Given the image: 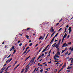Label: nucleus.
Returning a JSON list of instances; mask_svg holds the SVG:
<instances>
[{"mask_svg":"<svg viewBox=\"0 0 73 73\" xmlns=\"http://www.w3.org/2000/svg\"><path fill=\"white\" fill-rule=\"evenodd\" d=\"M60 54V52H57V53L55 55V56L56 58H58L59 57V55Z\"/></svg>","mask_w":73,"mask_h":73,"instance_id":"1","label":"nucleus"},{"mask_svg":"<svg viewBox=\"0 0 73 73\" xmlns=\"http://www.w3.org/2000/svg\"><path fill=\"white\" fill-rule=\"evenodd\" d=\"M67 36V34H66V33H65V35H64V36L63 37V39L62 40V42H63L64 41V38H66V37Z\"/></svg>","mask_w":73,"mask_h":73,"instance_id":"2","label":"nucleus"},{"mask_svg":"<svg viewBox=\"0 0 73 73\" xmlns=\"http://www.w3.org/2000/svg\"><path fill=\"white\" fill-rule=\"evenodd\" d=\"M26 69L25 71V72H27L28 71V69H29V64L27 65V66H26Z\"/></svg>","mask_w":73,"mask_h":73,"instance_id":"3","label":"nucleus"},{"mask_svg":"<svg viewBox=\"0 0 73 73\" xmlns=\"http://www.w3.org/2000/svg\"><path fill=\"white\" fill-rule=\"evenodd\" d=\"M68 44H66V43H64V44H63V45L62 46V47H64V46L65 47H66V46H68Z\"/></svg>","mask_w":73,"mask_h":73,"instance_id":"4","label":"nucleus"},{"mask_svg":"<svg viewBox=\"0 0 73 73\" xmlns=\"http://www.w3.org/2000/svg\"><path fill=\"white\" fill-rule=\"evenodd\" d=\"M50 31L51 32H52V33L54 32V29H53V27H51Z\"/></svg>","mask_w":73,"mask_h":73,"instance_id":"5","label":"nucleus"},{"mask_svg":"<svg viewBox=\"0 0 73 73\" xmlns=\"http://www.w3.org/2000/svg\"><path fill=\"white\" fill-rule=\"evenodd\" d=\"M68 30L69 31V33H70V32L72 31V29H71V27H69Z\"/></svg>","mask_w":73,"mask_h":73,"instance_id":"6","label":"nucleus"},{"mask_svg":"<svg viewBox=\"0 0 73 73\" xmlns=\"http://www.w3.org/2000/svg\"><path fill=\"white\" fill-rule=\"evenodd\" d=\"M13 49H15V48H14V46H12V47L11 48L10 51L11 52L12 50Z\"/></svg>","mask_w":73,"mask_h":73,"instance_id":"7","label":"nucleus"},{"mask_svg":"<svg viewBox=\"0 0 73 73\" xmlns=\"http://www.w3.org/2000/svg\"><path fill=\"white\" fill-rule=\"evenodd\" d=\"M41 49H42V48H41L40 50H39V51L38 52H37V54H38V53H39L40 52V51H41Z\"/></svg>","mask_w":73,"mask_h":73,"instance_id":"8","label":"nucleus"},{"mask_svg":"<svg viewBox=\"0 0 73 73\" xmlns=\"http://www.w3.org/2000/svg\"><path fill=\"white\" fill-rule=\"evenodd\" d=\"M54 59H55V60H56V61H57V60H58V58H56L55 56H54Z\"/></svg>","mask_w":73,"mask_h":73,"instance_id":"9","label":"nucleus"},{"mask_svg":"<svg viewBox=\"0 0 73 73\" xmlns=\"http://www.w3.org/2000/svg\"><path fill=\"white\" fill-rule=\"evenodd\" d=\"M54 38H53L52 40L51 41L50 43L51 44L52 42H53V41H54Z\"/></svg>","mask_w":73,"mask_h":73,"instance_id":"10","label":"nucleus"},{"mask_svg":"<svg viewBox=\"0 0 73 73\" xmlns=\"http://www.w3.org/2000/svg\"><path fill=\"white\" fill-rule=\"evenodd\" d=\"M55 47H56V48H58V44H57L55 46Z\"/></svg>","mask_w":73,"mask_h":73,"instance_id":"11","label":"nucleus"},{"mask_svg":"<svg viewBox=\"0 0 73 73\" xmlns=\"http://www.w3.org/2000/svg\"><path fill=\"white\" fill-rule=\"evenodd\" d=\"M19 66V64H18L17 66L16 67H15L14 69V70H15L17 68V67H18Z\"/></svg>","mask_w":73,"mask_h":73,"instance_id":"12","label":"nucleus"},{"mask_svg":"<svg viewBox=\"0 0 73 73\" xmlns=\"http://www.w3.org/2000/svg\"><path fill=\"white\" fill-rule=\"evenodd\" d=\"M57 49V52H59V51H60V49H59V48H58H58H56Z\"/></svg>","mask_w":73,"mask_h":73,"instance_id":"13","label":"nucleus"},{"mask_svg":"<svg viewBox=\"0 0 73 73\" xmlns=\"http://www.w3.org/2000/svg\"><path fill=\"white\" fill-rule=\"evenodd\" d=\"M42 38V36H40V37L38 39L39 40H41V38Z\"/></svg>","mask_w":73,"mask_h":73,"instance_id":"14","label":"nucleus"},{"mask_svg":"<svg viewBox=\"0 0 73 73\" xmlns=\"http://www.w3.org/2000/svg\"><path fill=\"white\" fill-rule=\"evenodd\" d=\"M44 36L41 39V40H43V39L44 38V37H45V34H44Z\"/></svg>","mask_w":73,"mask_h":73,"instance_id":"15","label":"nucleus"},{"mask_svg":"<svg viewBox=\"0 0 73 73\" xmlns=\"http://www.w3.org/2000/svg\"><path fill=\"white\" fill-rule=\"evenodd\" d=\"M69 58V56H68V57H67L66 58V60H68Z\"/></svg>","mask_w":73,"mask_h":73,"instance_id":"16","label":"nucleus"},{"mask_svg":"<svg viewBox=\"0 0 73 73\" xmlns=\"http://www.w3.org/2000/svg\"><path fill=\"white\" fill-rule=\"evenodd\" d=\"M60 42H61V40H60L59 41V42L58 43V46H59V45H60Z\"/></svg>","mask_w":73,"mask_h":73,"instance_id":"17","label":"nucleus"},{"mask_svg":"<svg viewBox=\"0 0 73 73\" xmlns=\"http://www.w3.org/2000/svg\"><path fill=\"white\" fill-rule=\"evenodd\" d=\"M35 57H34L32 60L33 61H35Z\"/></svg>","mask_w":73,"mask_h":73,"instance_id":"18","label":"nucleus"},{"mask_svg":"<svg viewBox=\"0 0 73 73\" xmlns=\"http://www.w3.org/2000/svg\"><path fill=\"white\" fill-rule=\"evenodd\" d=\"M31 29V28H27V29H26V31H29V29Z\"/></svg>","mask_w":73,"mask_h":73,"instance_id":"19","label":"nucleus"},{"mask_svg":"<svg viewBox=\"0 0 73 73\" xmlns=\"http://www.w3.org/2000/svg\"><path fill=\"white\" fill-rule=\"evenodd\" d=\"M68 51H67V52H66L65 53V55H67V54H68Z\"/></svg>","mask_w":73,"mask_h":73,"instance_id":"20","label":"nucleus"},{"mask_svg":"<svg viewBox=\"0 0 73 73\" xmlns=\"http://www.w3.org/2000/svg\"><path fill=\"white\" fill-rule=\"evenodd\" d=\"M73 62V58H72V59L71 60V63H72Z\"/></svg>","mask_w":73,"mask_h":73,"instance_id":"21","label":"nucleus"},{"mask_svg":"<svg viewBox=\"0 0 73 73\" xmlns=\"http://www.w3.org/2000/svg\"><path fill=\"white\" fill-rule=\"evenodd\" d=\"M26 37L27 38V39H28L29 38V36H28V35H26Z\"/></svg>","mask_w":73,"mask_h":73,"instance_id":"22","label":"nucleus"},{"mask_svg":"<svg viewBox=\"0 0 73 73\" xmlns=\"http://www.w3.org/2000/svg\"><path fill=\"white\" fill-rule=\"evenodd\" d=\"M45 50H46V49H44L43 51H42V52L43 53V52H45Z\"/></svg>","mask_w":73,"mask_h":73,"instance_id":"23","label":"nucleus"},{"mask_svg":"<svg viewBox=\"0 0 73 73\" xmlns=\"http://www.w3.org/2000/svg\"><path fill=\"white\" fill-rule=\"evenodd\" d=\"M62 64H63V63H62V64H61L59 66V68H60L61 66H62Z\"/></svg>","mask_w":73,"mask_h":73,"instance_id":"24","label":"nucleus"},{"mask_svg":"<svg viewBox=\"0 0 73 73\" xmlns=\"http://www.w3.org/2000/svg\"><path fill=\"white\" fill-rule=\"evenodd\" d=\"M72 68V67H68L67 69H71V68Z\"/></svg>","mask_w":73,"mask_h":73,"instance_id":"25","label":"nucleus"},{"mask_svg":"<svg viewBox=\"0 0 73 73\" xmlns=\"http://www.w3.org/2000/svg\"><path fill=\"white\" fill-rule=\"evenodd\" d=\"M62 29V28H60V29H59V30L58 31V32H59V31H60Z\"/></svg>","mask_w":73,"mask_h":73,"instance_id":"26","label":"nucleus"},{"mask_svg":"<svg viewBox=\"0 0 73 73\" xmlns=\"http://www.w3.org/2000/svg\"><path fill=\"white\" fill-rule=\"evenodd\" d=\"M49 46V45H48L45 48V49H46H46L48 48V47Z\"/></svg>","mask_w":73,"mask_h":73,"instance_id":"27","label":"nucleus"},{"mask_svg":"<svg viewBox=\"0 0 73 73\" xmlns=\"http://www.w3.org/2000/svg\"><path fill=\"white\" fill-rule=\"evenodd\" d=\"M29 57H30V56H29V57L27 58L25 60V61H26V60H28L29 58Z\"/></svg>","mask_w":73,"mask_h":73,"instance_id":"28","label":"nucleus"},{"mask_svg":"<svg viewBox=\"0 0 73 73\" xmlns=\"http://www.w3.org/2000/svg\"><path fill=\"white\" fill-rule=\"evenodd\" d=\"M14 51L13 52V54H14L15 53V52H16V50H14Z\"/></svg>","mask_w":73,"mask_h":73,"instance_id":"29","label":"nucleus"},{"mask_svg":"<svg viewBox=\"0 0 73 73\" xmlns=\"http://www.w3.org/2000/svg\"><path fill=\"white\" fill-rule=\"evenodd\" d=\"M32 44H33V43H30L29 44V46H32Z\"/></svg>","mask_w":73,"mask_h":73,"instance_id":"30","label":"nucleus"},{"mask_svg":"<svg viewBox=\"0 0 73 73\" xmlns=\"http://www.w3.org/2000/svg\"><path fill=\"white\" fill-rule=\"evenodd\" d=\"M24 69H23L22 70V71H21V73H23V72H24Z\"/></svg>","mask_w":73,"mask_h":73,"instance_id":"31","label":"nucleus"},{"mask_svg":"<svg viewBox=\"0 0 73 73\" xmlns=\"http://www.w3.org/2000/svg\"><path fill=\"white\" fill-rule=\"evenodd\" d=\"M58 35V33H57L55 35V37H57V35Z\"/></svg>","mask_w":73,"mask_h":73,"instance_id":"32","label":"nucleus"},{"mask_svg":"<svg viewBox=\"0 0 73 73\" xmlns=\"http://www.w3.org/2000/svg\"><path fill=\"white\" fill-rule=\"evenodd\" d=\"M27 50H26L24 52V53L23 54H25V53L27 52Z\"/></svg>","mask_w":73,"mask_h":73,"instance_id":"33","label":"nucleus"},{"mask_svg":"<svg viewBox=\"0 0 73 73\" xmlns=\"http://www.w3.org/2000/svg\"><path fill=\"white\" fill-rule=\"evenodd\" d=\"M54 32L53 33L52 35H51V37H52V36H53V35H54Z\"/></svg>","mask_w":73,"mask_h":73,"instance_id":"34","label":"nucleus"},{"mask_svg":"<svg viewBox=\"0 0 73 73\" xmlns=\"http://www.w3.org/2000/svg\"><path fill=\"white\" fill-rule=\"evenodd\" d=\"M72 58H70L68 60V61H69L71 60H72Z\"/></svg>","mask_w":73,"mask_h":73,"instance_id":"35","label":"nucleus"},{"mask_svg":"<svg viewBox=\"0 0 73 73\" xmlns=\"http://www.w3.org/2000/svg\"><path fill=\"white\" fill-rule=\"evenodd\" d=\"M29 47H27L26 48V50H27V49H29Z\"/></svg>","mask_w":73,"mask_h":73,"instance_id":"36","label":"nucleus"},{"mask_svg":"<svg viewBox=\"0 0 73 73\" xmlns=\"http://www.w3.org/2000/svg\"><path fill=\"white\" fill-rule=\"evenodd\" d=\"M57 71V69H56L54 71L55 72H56Z\"/></svg>","mask_w":73,"mask_h":73,"instance_id":"37","label":"nucleus"},{"mask_svg":"<svg viewBox=\"0 0 73 73\" xmlns=\"http://www.w3.org/2000/svg\"><path fill=\"white\" fill-rule=\"evenodd\" d=\"M65 51L64 50H62V53H64V52H65Z\"/></svg>","mask_w":73,"mask_h":73,"instance_id":"38","label":"nucleus"},{"mask_svg":"<svg viewBox=\"0 0 73 73\" xmlns=\"http://www.w3.org/2000/svg\"><path fill=\"white\" fill-rule=\"evenodd\" d=\"M9 61V60H7L6 61V63L7 64V63H8V62H8Z\"/></svg>","mask_w":73,"mask_h":73,"instance_id":"39","label":"nucleus"},{"mask_svg":"<svg viewBox=\"0 0 73 73\" xmlns=\"http://www.w3.org/2000/svg\"><path fill=\"white\" fill-rule=\"evenodd\" d=\"M19 46H21V45H22V43H21L19 44Z\"/></svg>","mask_w":73,"mask_h":73,"instance_id":"40","label":"nucleus"},{"mask_svg":"<svg viewBox=\"0 0 73 73\" xmlns=\"http://www.w3.org/2000/svg\"><path fill=\"white\" fill-rule=\"evenodd\" d=\"M70 44H71V42H68V45H70Z\"/></svg>","mask_w":73,"mask_h":73,"instance_id":"41","label":"nucleus"},{"mask_svg":"<svg viewBox=\"0 0 73 73\" xmlns=\"http://www.w3.org/2000/svg\"><path fill=\"white\" fill-rule=\"evenodd\" d=\"M66 62L64 63V66H66Z\"/></svg>","mask_w":73,"mask_h":73,"instance_id":"42","label":"nucleus"},{"mask_svg":"<svg viewBox=\"0 0 73 73\" xmlns=\"http://www.w3.org/2000/svg\"><path fill=\"white\" fill-rule=\"evenodd\" d=\"M43 71V70L42 69H41L40 70V72H42Z\"/></svg>","mask_w":73,"mask_h":73,"instance_id":"43","label":"nucleus"},{"mask_svg":"<svg viewBox=\"0 0 73 73\" xmlns=\"http://www.w3.org/2000/svg\"><path fill=\"white\" fill-rule=\"evenodd\" d=\"M41 57V56H40L37 59V60H38V59H39V58H40V57Z\"/></svg>","mask_w":73,"mask_h":73,"instance_id":"44","label":"nucleus"},{"mask_svg":"<svg viewBox=\"0 0 73 73\" xmlns=\"http://www.w3.org/2000/svg\"><path fill=\"white\" fill-rule=\"evenodd\" d=\"M67 49L68 48H66L64 50H65H65H67Z\"/></svg>","mask_w":73,"mask_h":73,"instance_id":"45","label":"nucleus"},{"mask_svg":"<svg viewBox=\"0 0 73 73\" xmlns=\"http://www.w3.org/2000/svg\"><path fill=\"white\" fill-rule=\"evenodd\" d=\"M44 56V54H42L41 55V56H42V57H43Z\"/></svg>","mask_w":73,"mask_h":73,"instance_id":"46","label":"nucleus"},{"mask_svg":"<svg viewBox=\"0 0 73 73\" xmlns=\"http://www.w3.org/2000/svg\"><path fill=\"white\" fill-rule=\"evenodd\" d=\"M7 55H5V56H4V58H7Z\"/></svg>","mask_w":73,"mask_h":73,"instance_id":"47","label":"nucleus"},{"mask_svg":"<svg viewBox=\"0 0 73 73\" xmlns=\"http://www.w3.org/2000/svg\"><path fill=\"white\" fill-rule=\"evenodd\" d=\"M54 62H58V61H56V60H55Z\"/></svg>","mask_w":73,"mask_h":73,"instance_id":"48","label":"nucleus"},{"mask_svg":"<svg viewBox=\"0 0 73 73\" xmlns=\"http://www.w3.org/2000/svg\"><path fill=\"white\" fill-rule=\"evenodd\" d=\"M38 45V44H36V45L35 46V47H36V46H37Z\"/></svg>","mask_w":73,"mask_h":73,"instance_id":"49","label":"nucleus"},{"mask_svg":"<svg viewBox=\"0 0 73 73\" xmlns=\"http://www.w3.org/2000/svg\"><path fill=\"white\" fill-rule=\"evenodd\" d=\"M66 28H68L69 27V25H68L67 26H66Z\"/></svg>","mask_w":73,"mask_h":73,"instance_id":"50","label":"nucleus"},{"mask_svg":"<svg viewBox=\"0 0 73 73\" xmlns=\"http://www.w3.org/2000/svg\"><path fill=\"white\" fill-rule=\"evenodd\" d=\"M67 29H66V28H65V32H66Z\"/></svg>","mask_w":73,"mask_h":73,"instance_id":"51","label":"nucleus"},{"mask_svg":"<svg viewBox=\"0 0 73 73\" xmlns=\"http://www.w3.org/2000/svg\"><path fill=\"white\" fill-rule=\"evenodd\" d=\"M12 60V59L11 58V59L9 61V62H10V61H11V60Z\"/></svg>","mask_w":73,"mask_h":73,"instance_id":"52","label":"nucleus"},{"mask_svg":"<svg viewBox=\"0 0 73 73\" xmlns=\"http://www.w3.org/2000/svg\"><path fill=\"white\" fill-rule=\"evenodd\" d=\"M52 50V49H51L49 51V53L50 54L51 52V51Z\"/></svg>","mask_w":73,"mask_h":73,"instance_id":"53","label":"nucleus"},{"mask_svg":"<svg viewBox=\"0 0 73 73\" xmlns=\"http://www.w3.org/2000/svg\"><path fill=\"white\" fill-rule=\"evenodd\" d=\"M71 51H73V47L72 48H71Z\"/></svg>","mask_w":73,"mask_h":73,"instance_id":"54","label":"nucleus"},{"mask_svg":"<svg viewBox=\"0 0 73 73\" xmlns=\"http://www.w3.org/2000/svg\"><path fill=\"white\" fill-rule=\"evenodd\" d=\"M65 66L63 65V66H62V68H65Z\"/></svg>","mask_w":73,"mask_h":73,"instance_id":"55","label":"nucleus"},{"mask_svg":"<svg viewBox=\"0 0 73 73\" xmlns=\"http://www.w3.org/2000/svg\"><path fill=\"white\" fill-rule=\"evenodd\" d=\"M69 36H70L69 35H68V36L67 37V38H69Z\"/></svg>","mask_w":73,"mask_h":73,"instance_id":"56","label":"nucleus"},{"mask_svg":"<svg viewBox=\"0 0 73 73\" xmlns=\"http://www.w3.org/2000/svg\"><path fill=\"white\" fill-rule=\"evenodd\" d=\"M69 49V50H70L71 49H72V47H70V48Z\"/></svg>","mask_w":73,"mask_h":73,"instance_id":"57","label":"nucleus"},{"mask_svg":"<svg viewBox=\"0 0 73 73\" xmlns=\"http://www.w3.org/2000/svg\"><path fill=\"white\" fill-rule=\"evenodd\" d=\"M17 63V61H16L15 62V64H14L15 65Z\"/></svg>","mask_w":73,"mask_h":73,"instance_id":"58","label":"nucleus"},{"mask_svg":"<svg viewBox=\"0 0 73 73\" xmlns=\"http://www.w3.org/2000/svg\"><path fill=\"white\" fill-rule=\"evenodd\" d=\"M70 70H67V72H70Z\"/></svg>","mask_w":73,"mask_h":73,"instance_id":"59","label":"nucleus"},{"mask_svg":"<svg viewBox=\"0 0 73 73\" xmlns=\"http://www.w3.org/2000/svg\"><path fill=\"white\" fill-rule=\"evenodd\" d=\"M20 42V40H18V43H19V42Z\"/></svg>","mask_w":73,"mask_h":73,"instance_id":"60","label":"nucleus"},{"mask_svg":"<svg viewBox=\"0 0 73 73\" xmlns=\"http://www.w3.org/2000/svg\"><path fill=\"white\" fill-rule=\"evenodd\" d=\"M9 67H11V66H8L7 68L8 69L9 68Z\"/></svg>","mask_w":73,"mask_h":73,"instance_id":"61","label":"nucleus"},{"mask_svg":"<svg viewBox=\"0 0 73 73\" xmlns=\"http://www.w3.org/2000/svg\"><path fill=\"white\" fill-rule=\"evenodd\" d=\"M58 24H59V23H58L56 24V25H58Z\"/></svg>","mask_w":73,"mask_h":73,"instance_id":"62","label":"nucleus"},{"mask_svg":"<svg viewBox=\"0 0 73 73\" xmlns=\"http://www.w3.org/2000/svg\"><path fill=\"white\" fill-rule=\"evenodd\" d=\"M47 53H48V52H45V54H47Z\"/></svg>","mask_w":73,"mask_h":73,"instance_id":"63","label":"nucleus"},{"mask_svg":"<svg viewBox=\"0 0 73 73\" xmlns=\"http://www.w3.org/2000/svg\"><path fill=\"white\" fill-rule=\"evenodd\" d=\"M5 73H9V72H7V71H6V72H5Z\"/></svg>","mask_w":73,"mask_h":73,"instance_id":"64","label":"nucleus"}]
</instances>
